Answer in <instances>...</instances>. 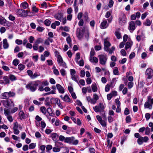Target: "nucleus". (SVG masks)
<instances>
[{
	"label": "nucleus",
	"mask_w": 153,
	"mask_h": 153,
	"mask_svg": "<svg viewBox=\"0 0 153 153\" xmlns=\"http://www.w3.org/2000/svg\"><path fill=\"white\" fill-rule=\"evenodd\" d=\"M4 114L5 116L7 117L9 115H10L11 112L9 109L6 108H5L4 109Z\"/></svg>",
	"instance_id": "nucleus-30"
},
{
	"label": "nucleus",
	"mask_w": 153,
	"mask_h": 153,
	"mask_svg": "<svg viewBox=\"0 0 153 153\" xmlns=\"http://www.w3.org/2000/svg\"><path fill=\"white\" fill-rule=\"evenodd\" d=\"M89 59L91 62L95 63H97L98 61V59L97 57L94 56H90Z\"/></svg>",
	"instance_id": "nucleus-19"
},
{
	"label": "nucleus",
	"mask_w": 153,
	"mask_h": 153,
	"mask_svg": "<svg viewBox=\"0 0 153 153\" xmlns=\"http://www.w3.org/2000/svg\"><path fill=\"white\" fill-rule=\"evenodd\" d=\"M92 91L94 92H96L97 90V87L95 83L91 85Z\"/></svg>",
	"instance_id": "nucleus-36"
},
{
	"label": "nucleus",
	"mask_w": 153,
	"mask_h": 153,
	"mask_svg": "<svg viewBox=\"0 0 153 153\" xmlns=\"http://www.w3.org/2000/svg\"><path fill=\"white\" fill-rule=\"evenodd\" d=\"M57 61L58 63L63 61L62 58L60 55H59L58 56Z\"/></svg>",
	"instance_id": "nucleus-49"
},
{
	"label": "nucleus",
	"mask_w": 153,
	"mask_h": 153,
	"mask_svg": "<svg viewBox=\"0 0 153 153\" xmlns=\"http://www.w3.org/2000/svg\"><path fill=\"white\" fill-rule=\"evenodd\" d=\"M3 82H1L2 83H3L4 84H7L10 83V81L9 77H8L7 76H4L3 77Z\"/></svg>",
	"instance_id": "nucleus-24"
},
{
	"label": "nucleus",
	"mask_w": 153,
	"mask_h": 153,
	"mask_svg": "<svg viewBox=\"0 0 153 153\" xmlns=\"http://www.w3.org/2000/svg\"><path fill=\"white\" fill-rule=\"evenodd\" d=\"M40 75L39 74L37 73V72H35L33 74L32 76H31V78L32 79H34L37 77L39 76Z\"/></svg>",
	"instance_id": "nucleus-43"
},
{
	"label": "nucleus",
	"mask_w": 153,
	"mask_h": 153,
	"mask_svg": "<svg viewBox=\"0 0 153 153\" xmlns=\"http://www.w3.org/2000/svg\"><path fill=\"white\" fill-rule=\"evenodd\" d=\"M63 14L61 13H58L55 16V18L57 20L61 21V20L63 18Z\"/></svg>",
	"instance_id": "nucleus-21"
},
{
	"label": "nucleus",
	"mask_w": 153,
	"mask_h": 153,
	"mask_svg": "<svg viewBox=\"0 0 153 153\" xmlns=\"http://www.w3.org/2000/svg\"><path fill=\"white\" fill-rule=\"evenodd\" d=\"M109 49V48L108 49ZM115 48L114 47H112L109 50L108 49V51H108L109 53L111 54L113 53V51L115 50Z\"/></svg>",
	"instance_id": "nucleus-56"
},
{
	"label": "nucleus",
	"mask_w": 153,
	"mask_h": 153,
	"mask_svg": "<svg viewBox=\"0 0 153 153\" xmlns=\"http://www.w3.org/2000/svg\"><path fill=\"white\" fill-rule=\"evenodd\" d=\"M100 62L102 65H105L107 59V55L105 54H101L98 56Z\"/></svg>",
	"instance_id": "nucleus-4"
},
{
	"label": "nucleus",
	"mask_w": 153,
	"mask_h": 153,
	"mask_svg": "<svg viewBox=\"0 0 153 153\" xmlns=\"http://www.w3.org/2000/svg\"><path fill=\"white\" fill-rule=\"evenodd\" d=\"M129 26L128 27L130 32H132L136 28L135 23L134 21H130L128 23Z\"/></svg>",
	"instance_id": "nucleus-10"
},
{
	"label": "nucleus",
	"mask_w": 153,
	"mask_h": 153,
	"mask_svg": "<svg viewBox=\"0 0 153 153\" xmlns=\"http://www.w3.org/2000/svg\"><path fill=\"white\" fill-rule=\"evenodd\" d=\"M112 82H111L110 84H107L105 86V91L106 92H108L109 90L111 87H113Z\"/></svg>",
	"instance_id": "nucleus-27"
},
{
	"label": "nucleus",
	"mask_w": 153,
	"mask_h": 153,
	"mask_svg": "<svg viewBox=\"0 0 153 153\" xmlns=\"http://www.w3.org/2000/svg\"><path fill=\"white\" fill-rule=\"evenodd\" d=\"M60 73L62 76H64L66 75L65 71L63 69H62L60 71Z\"/></svg>",
	"instance_id": "nucleus-62"
},
{
	"label": "nucleus",
	"mask_w": 153,
	"mask_h": 153,
	"mask_svg": "<svg viewBox=\"0 0 153 153\" xmlns=\"http://www.w3.org/2000/svg\"><path fill=\"white\" fill-rule=\"evenodd\" d=\"M105 107L103 104L102 103H100L98 105H96L94 107V111L96 112H100L103 110Z\"/></svg>",
	"instance_id": "nucleus-7"
},
{
	"label": "nucleus",
	"mask_w": 153,
	"mask_h": 153,
	"mask_svg": "<svg viewBox=\"0 0 153 153\" xmlns=\"http://www.w3.org/2000/svg\"><path fill=\"white\" fill-rule=\"evenodd\" d=\"M126 22V16L124 14H122L119 18V24L123 25H124Z\"/></svg>",
	"instance_id": "nucleus-11"
},
{
	"label": "nucleus",
	"mask_w": 153,
	"mask_h": 153,
	"mask_svg": "<svg viewBox=\"0 0 153 153\" xmlns=\"http://www.w3.org/2000/svg\"><path fill=\"white\" fill-rule=\"evenodd\" d=\"M7 21L3 17L0 15V24L3 26H5Z\"/></svg>",
	"instance_id": "nucleus-17"
},
{
	"label": "nucleus",
	"mask_w": 153,
	"mask_h": 153,
	"mask_svg": "<svg viewBox=\"0 0 153 153\" xmlns=\"http://www.w3.org/2000/svg\"><path fill=\"white\" fill-rule=\"evenodd\" d=\"M145 129V134L146 135H149L151 131V130L150 129V128L148 127H147Z\"/></svg>",
	"instance_id": "nucleus-45"
},
{
	"label": "nucleus",
	"mask_w": 153,
	"mask_h": 153,
	"mask_svg": "<svg viewBox=\"0 0 153 153\" xmlns=\"http://www.w3.org/2000/svg\"><path fill=\"white\" fill-rule=\"evenodd\" d=\"M132 43L133 42L132 41H128L126 44L125 49L127 50L129 48H131L132 45Z\"/></svg>",
	"instance_id": "nucleus-22"
},
{
	"label": "nucleus",
	"mask_w": 153,
	"mask_h": 153,
	"mask_svg": "<svg viewBox=\"0 0 153 153\" xmlns=\"http://www.w3.org/2000/svg\"><path fill=\"white\" fill-rule=\"evenodd\" d=\"M135 56V53L134 52H132L130 54L129 58L130 59H131L134 58Z\"/></svg>",
	"instance_id": "nucleus-61"
},
{
	"label": "nucleus",
	"mask_w": 153,
	"mask_h": 153,
	"mask_svg": "<svg viewBox=\"0 0 153 153\" xmlns=\"http://www.w3.org/2000/svg\"><path fill=\"white\" fill-rule=\"evenodd\" d=\"M16 13L17 15L23 17H26L27 14L30 12L29 10H25L22 9H19L16 10Z\"/></svg>",
	"instance_id": "nucleus-5"
},
{
	"label": "nucleus",
	"mask_w": 153,
	"mask_h": 153,
	"mask_svg": "<svg viewBox=\"0 0 153 153\" xmlns=\"http://www.w3.org/2000/svg\"><path fill=\"white\" fill-rule=\"evenodd\" d=\"M108 26L107 21L103 20L100 25V27L101 29H104L107 28Z\"/></svg>",
	"instance_id": "nucleus-13"
},
{
	"label": "nucleus",
	"mask_w": 153,
	"mask_h": 153,
	"mask_svg": "<svg viewBox=\"0 0 153 153\" xmlns=\"http://www.w3.org/2000/svg\"><path fill=\"white\" fill-rule=\"evenodd\" d=\"M6 29L4 27H2L0 28V32L1 33H4L6 31Z\"/></svg>",
	"instance_id": "nucleus-59"
},
{
	"label": "nucleus",
	"mask_w": 153,
	"mask_h": 153,
	"mask_svg": "<svg viewBox=\"0 0 153 153\" xmlns=\"http://www.w3.org/2000/svg\"><path fill=\"white\" fill-rule=\"evenodd\" d=\"M21 6H22V8L25 9L28 7V5L26 2L25 1L22 3L21 4Z\"/></svg>",
	"instance_id": "nucleus-32"
},
{
	"label": "nucleus",
	"mask_w": 153,
	"mask_h": 153,
	"mask_svg": "<svg viewBox=\"0 0 153 153\" xmlns=\"http://www.w3.org/2000/svg\"><path fill=\"white\" fill-rule=\"evenodd\" d=\"M152 96H149L147 98V100L144 104L145 108H149L151 109L152 108V105L153 104V98H152Z\"/></svg>",
	"instance_id": "nucleus-2"
},
{
	"label": "nucleus",
	"mask_w": 153,
	"mask_h": 153,
	"mask_svg": "<svg viewBox=\"0 0 153 153\" xmlns=\"http://www.w3.org/2000/svg\"><path fill=\"white\" fill-rule=\"evenodd\" d=\"M74 139L75 138L74 137H66L65 142L69 144H71L73 141L74 140Z\"/></svg>",
	"instance_id": "nucleus-15"
},
{
	"label": "nucleus",
	"mask_w": 153,
	"mask_h": 153,
	"mask_svg": "<svg viewBox=\"0 0 153 153\" xmlns=\"http://www.w3.org/2000/svg\"><path fill=\"white\" fill-rule=\"evenodd\" d=\"M39 80H36L33 81L28 83L26 86V88L31 92H34L37 88V87L39 85Z\"/></svg>",
	"instance_id": "nucleus-1"
},
{
	"label": "nucleus",
	"mask_w": 153,
	"mask_h": 153,
	"mask_svg": "<svg viewBox=\"0 0 153 153\" xmlns=\"http://www.w3.org/2000/svg\"><path fill=\"white\" fill-rule=\"evenodd\" d=\"M40 111L43 114H45L47 113V109L44 106L41 107L40 108Z\"/></svg>",
	"instance_id": "nucleus-34"
},
{
	"label": "nucleus",
	"mask_w": 153,
	"mask_h": 153,
	"mask_svg": "<svg viewBox=\"0 0 153 153\" xmlns=\"http://www.w3.org/2000/svg\"><path fill=\"white\" fill-rule=\"evenodd\" d=\"M51 22L48 19H46L45 20L44 22L45 24L47 26H49L50 25L51 23Z\"/></svg>",
	"instance_id": "nucleus-53"
},
{
	"label": "nucleus",
	"mask_w": 153,
	"mask_h": 153,
	"mask_svg": "<svg viewBox=\"0 0 153 153\" xmlns=\"http://www.w3.org/2000/svg\"><path fill=\"white\" fill-rule=\"evenodd\" d=\"M115 35L118 39H120L121 38L120 33L118 31L115 32Z\"/></svg>",
	"instance_id": "nucleus-48"
},
{
	"label": "nucleus",
	"mask_w": 153,
	"mask_h": 153,
	"mask_svg": "<svg viewBox=\"0 0 153 153\" xmlns=\"http://www.w3.org/2000/svg\"><path fill=\"white\" fill-rule=\"evenodd\" d=\"M56 87L59 93L61 94H64L65 93L64 89L60 84H57L56 85Z\"/></svg>",
	"instance_id": "nucleus-14"
},
{
	"label": "nucleus",
	"mask_w": 153,
	"mask_h": 153,
	"mask_svg": "<svg viewBox=\"0 0 153 153\" xmlns=\"http://www.w3.org/2000/svg\"><path fill=\"white\" fill-rule=\"evenodd\" d=\"M113 74L115 75H119L118 68L117 67H115L114 68V69L113 70Z\"/></svg>",
	"instance_id": "nucleus-39"
},
{
	"label": "nucleus",
	"mask_w": 153,
	"mask_h": 153,
	"mask_svg": "<svg viewBox=\"0 0 153 153\" xmlns=\"http://www.w3.org/2000/svg\"><path fill=\"white\" fill-rule=\"evenodd\" d=\"M9 79L12 81H15L16 80V77L12 74L10 75L9 76Z\"/></svg>",
	"instance_id": "nucleus-35"
},
{
	"label": "nucleus",
	"mask_w": 153,
	"mask_h": 153,
	"mask_svg": "<svg viewBox=\"0 0 153 153\" xmlns=\"http://www.w3.org/2000/svg\"><path fill=\"white\" fill-rule=\"evenodd\" d=\"M3 48L4 49H7L9 47V44L7 42V40L5 39L3 40Z\"/></svg>",
	"instance_id": "nucleus-18"
},
{
	"label": "nucleus",
	"mask_w": 153,
	"mask_h": 153,
	"mask_svg": "<svg viewBox=\"0 0 153 153\" xmlns=\"http://www.w3.org/2000/svg\"><path fill=\"white\" fill-rule=\"evenodd\" d=\"M7 99L2 100L1 101V102L3 104L4 106L6 108H7Z\"/></svg>",
	"instance_id": "nucleus-41"
},
{
	"label": "nucleus",
	"mask_w": 153,
	"mask_h": 153,
	"mask_svg": "<svg viewBox=\"0 0 153 153\" xmlns=\"http://www.w3.org/2000/svg\"><path fill=\"white\" fill-rule=\"evenodd\" d=\"M8 94V97L9 98L10 97H13L15 96L16 94L15 92L12 91H9L8 92H7Z\"/></svg>",
	"instance_id": "nucleus-33"
},
{
	"label": "nucleus",
	"mask_w": 153,
	"mask_h": 153,
	"mask_svg": "<svg viewBox=\"0 0 153 153\" xmlns=\"http://www.w3.org/2000/svg\"><path fill=\"white\" fill-rule=\"evenodd\" d=\"M71 78L73 80L78 83V80L77 79V77L75 75H71Z\"/></svg>",
	"instance_id": "nucleus-46"
},
{
	"label": "nucleus",
	"mask_w": 153,
	"mask_h": 153,
	"mask_svg": "<svg viewBox=\"0 0 153 153\" xmlns=\"http://www.w3.org/2000/svg\"><path fill=\"white\" fill-rule=\"evenodd\" d=\"M7 92L2 93L1 95V98L3 99H8L9 98Z\"/></svg>",
	"instance_id": "nucleus-20"
},
{
	"label": "nucleus",
	"mask_w": 153,
	"mask_h": 153,
	"mask_svg": "<svg viewBox=\"0 0 153 153\" xmlns=\"http://www.w3.org/2000/svg\"><path fill=\"white\" fill-rule=\"evenodd\" d=\"M51 137L53 140H56L57 137V134L56 133H52L51 134Z\"/></svg>",
	"instance_id": "nucleus-37"
},
{
	"label": "nucleus",
	"mask_w": 153,
	"mask_h": 153,
	"mask_svg": "<svg viewBox=\"0 0 153 153\" xmlns=\"http://www.w3.org/2000/svg\"><path fill=\"white\" fill-rule=\"evenodd\" d=\"M104 50L106 51H108L109 47L111 46V44L106 39H104Z\"/></svg>",
	"instance_id": "nucleus-12"
},
{
	"label": "nucleus",
	"mask_w": 153,
	"mask_h": 153,
	"mask_svg": "<svg viewBox=\"0 0 153 153\" xmlns=\"http://www.w3.org/2000/svg\"><path fill=\"white\" fill-rule=\"evenodd\" d=\"M66 41L69 44L71 47H72V44L71 43V40L69 36L68 37L66 38Z\"/></svg>",
	"instance_id": "nucleus-44"
},
{
	"label": "nucleus",
	"mask_w": 153,
	"mask_h": 153,
	"mask_svg": "<svg viewBox=\"0 0 153 153\" xmlns=\"http://www.w3.org/2000/svg\"><path fill=\"white\" fill-rule=\"evenodd\" d=\"M43 40L41 38H38L36 41L35 44V45H38L40 43H42L43 42Z\"/></svg>",
	"instance_id": "nucleus-31"
},
{
	"label": "nucleus",
	"mask_w": 153,
	"mask_h": 153,
	"mask_svg": "<svg viewBox=\"0 0 153 153\" xmlns=\"http://www.w3.org/2000/svg\"><path fill=\"white\" fill-rule=\"evenodd\" d=\"M131 72H129L128 73H127L126 75V76L128 78V80L131 82H132L134 80L133 77L131 76Z\"/></svg>",
	"instance_id": "nucleus-16"
},
{
	"label": "nucleus",
	"mask_w": 153,
	"mask_h": 153,
	"mask_svg": "<svg viewBox=\"0 0 153 153\" xmlns=\"http://www.w3.org/2000/svg\"><path fill=\"white\" fill-rule=\"evenodd\" d=\"M143 137H140V138H139L138 140H137V143L139 145H141L143 143Z\"/></svg>",
	"instance_id": "nucleus-42"
},
{
	"label": "nucleus",
	"mask_w": 153,
	"mask_h": 153,
	"mask_svg": "<svg viewBox=\"0 0 153 153\" xmlns=\"http://www.w3.org/2000/svg\"><path fill=\"white\" fill-rule=\"evenodd\" d=\"M59 97L64 102L68 103L72 102H73L72 100L70 99L69 96L67 94L65 95L64 97H63L62 95H60Z\"/></svg>",
	"instance_id": "nucleus-9"
},
{
	"label": "nucleus",
	"mask_w": 153,
	"mask_h": 153,
	"mask_svg": "<svg viewBox=\"0 0 153 153\" xmlns=\"http://www.w3.org/2000/svg\"><path fill=\"white\" fill-rule=\"evenodd\" d=\"M145 117L146 119V120H148L150 119L151 117V115L149 113H147L146 114Z\"/></svg>",
	"instance_id": "nucleus-63"
},
{
	"label": "nucleus",
	"mask_w": 153,
	"mask_h": 153,
	"mask_svg": "<svg viewBox=\"0 0 153 153\" xmlns=\"http://www.w3.org/2000/svg\"><path fill=\"white\" fill-rule=\"evenodd\" d=\"M11 106H14V104L13 102L11 100H8L7 102V108L9 107H10Z\"/></svg>",
	"instance_id": "nucleus-29"
},
{
	"label": "nucleus",
	"mask_w": 153,
	"mask_h": 153,
	"mask_svg": "<svg viewBox=\"0 0 153 153\" xmlns=\"http://www.w3.org/2000/svg\"><path fill=\"white\" fill-rule=\"evenodd\" d=\"M25 67V65L20 64L18 66V68L19 70L22 71L23 70Z\"/></svg>",
	"instance_id": "nucleus-38"
},
{
	"label": "nucleus",
	"mask_w": 153,
	"mask_h": 153,
	"mask_svg": "<svg viewBox=\"0 0 153 153\" xmlns=\"http://www.w3.org/2000/svg\"><path fill=\"white\" fill-rule=\"evenodd\" d=\"M39 82H40L39 83V84H41V85L43 87L48 86L49 84L48 82L46 80H44L42 82H41L39 80Z\"/></svg>",
	"instance_id": "nucleus-23"
},
{
	"label": "nucleus",
	"mask_w": 153,
	"mask_h": 153,
	"mask_svg": "<svg viewBox=\"0 0 153 153\" xmlns=\"http://www.w3.org/2000/svg\"><path fill=\"white\" fill-rule=\"evenodd\" d=\"M22 127L21 125L18 124V123L16 122L13 124V132L16 134H18L19 133V130L21 129Z\"/></svg>",
	"instance_id": "nucleus-3"
},
{
	"label": "nucleus",
	"mask_w": 153,
	"mask_h": 153,
	"mask_svg": "<svg viewBox=\"0 0 153 153\" xmlns=\"http://www.w3.org/2000/svg\"><path fill=\"white\" fill-rule=\"evenodd\" d=\"M146 74L148 79H151L153 76V70L151 68H148L146 71Z\"/></svg>",
	"instance_id": "nucleus-8"
},
{
	"label": "nucleus",
	"mask_w": 153,
	"mask_h": 153,
	"mask_svg": "<svg viewBox=\"0 0 153 153\" xmlns=\"http://www.w3.org/2000/svg\"><path fill=\"white\" fill-rule=\"evenodd\" d=\"M7 118L9 122H12L13 121V117L10 115L7 117Z\"/></svg>",
	"instance_id": "nucleus-54"
},
{
	"label": "nucleus",
	"mask_w": 153,
	"mask_h": 153,
	"mask_svg": "<svg viewBox=\"0 0 153 153\" xmlns=\"http://www.w3.org/2000/svg\"><path fill=\"white\" fill-rule=\"evenodd\" d=\"M85 32V28L81 27L78 28L76 30V34L77 37L79 39H81L83 36Z\"/></svg>",
	"instance_id": "nucleus-6"
},
{
	"label": "nucleus",
	"mask_w": 153,
	"mask_h": 153,
	"mask_svg": "<svg viewBox=\"0 0 153 153\" xmlns=\"http://www.w3.org/2000/svg\"><path fill=\"white\" fill-rule=\"evenodd\" d=\"M99 99V97L97 94H94L93 95L92 101V104H95L97 102V101Z\"/></svg>",
	"instance_id": "nucleus-25"
},
{
	"label": "nucleus",
	"mask_w": 153,
	"mask_h": 153,
	"mask_svg": "<svg viewBox=\"0 0 153 153\" xmlns=\"http://www.w3.org/2000/svg\"><path fill=\"white\" fill-rule=\"evenodd\" d=\"M36 146V144L34 143H31L29 145V149H34Z\"/></svg>",
	"instance_id": "nucleus-52"
},
{
	"label": "nucleus",
	"mask_w": 153,
	"mask_h": 153,
	"mask_svg": "<svg viewBox=\"0 0 153 153\" xmlns=\"http://www.w3.org/2000/svg\"><path fill=\"white\" fill-rule=\"evenodd\" d=\"M60 66H62L63 68H66V63L63 61L59 63Z\"/></svg>",
	"instance_id": "nucleus-51"
},
{
	"label": "nucleus",
	"mask_w": 153,
	"mask_h": 153,
	"mask_svg": "<svg viewBox=\"0 0 153 153\" xmlns=\"http://www.w3.org/2000/svg\"><path fill=\"white\" fill-rule=\"evenodd\" d=\"M99 123L103 126H105L106 125V122L103 120H101V121Z\"/></svg>",
	"instance_id": "nucleus-60"
},
{
	"label": "nucleus",
	"mask_w": 153,
	"mask_h": 153,
	"mask_svg": "<svg viewBox=\"0 0 153 153\" xmlns=\"http://www.w3.org/2000/svg\"><path fill=\"white\" fill-rule=\"evenodd\" d=\"M114 1L112 0H111L109 1L108 6L110 8H111L113 7L114 4Z\"/></svg>",
	"instance_id": "nucleus-57"
},
{
	"label": "nucleus",
	"mask_w": 153,
	"mask_h": 153,
	"mask_svg": "<svg viewBox=\"0 0 153 153\" xmlns=\"http://www.w3.org/2000/svg\"><path fill=\"white\" fill-rule=\"evenodd\" d=\"M149 126L151 127V131H153V123L150 122L149 123Z\"/></svg>",
	"instance_id": "nucleus-64"
},
{
	"label": "nucleus",
	"mask_w": 153,
	"mask_h": 153,
	"mask_svg": "<svg viewBox=\"0 0 153 153\" xmlns=\"http://www.w3.org/2000/svg\"><path fill=\"white\" fill-rule=\"evenodd\" d=\"M152 23V20H150L149 19H146L145 22L143 23V25L145 26H150Z\"/></svg>",
	"instance_id": "nucleus-26"
},
{
	"label": "nucleus",
	"mask_w": 153,
	"mask_h": 153,
	"mask_svg": "<svg viewBox=\"0 0 153 153\" xmlns=\"http://www.w3.org/2000/svg\"><path fill=\"white\" fill-rule=\"evenodd\" d=\"M52 146L50 145H48L46 147V152H49V151L52 149Z\"/></svg>",
	"instance_id": "nucleus-55"
},
{
	"label": "nucleus",
	"mask_w": 153,
	"mask_h": 153,
	"mask_svg": "<svg viewBox=\"0 0 153 153\" xmlns=\"http://www.w3.org/2000/svg\"><path fill=\"white\" fill-rule=\"evenodd\" d=\"M80 53H76V57L75 59V60L76 63H78V60L80 59Z\"/></svg>",
	"instance_id": "nucleus-40"
},
{
	"label": "nucleus",
	"mask_w": 153,
	"mask_h": 153,
	"mask_svg": "<svg viewBox=\"0 0 153 153\" xmlns=\"http://www.w3.org/2000/svg\"><path fill=\"white\" fill-rule=\"evenodd\" d=\"M134 83L132 82H128V88L131 89L133 86Z\"/></svg>",
	"instance_id": "nucleus-50"
},
{
	"label": "nucleus",
	"mask_w": 153,
	"mask_h": 153,
	"mask_svg": "<svg viewBox=\"0 0 153 153\" xmlns=\"http://www.w3.org/2000/svg\"><path fill=\"white\" fill-rule=\"evenodd\" d=\"M15 42L17 44L20 45L22 44V41L21 40L17 39L16 40Z\"/></svg>",
	"instance_id": "nucleus-58"
},
{
	"label": "nucleus",
	"mask_w": 153,
	"mask_h": 153,
	"mask_svg": "<svg viewBox=\"0 0 153 153\" xmlns=\"http://www.w3.org/2000/svg\"><path fill=\"white\" fill-rule=\"evenodd\" d=\"M19 116L21 119H24L25 117V115L24 112L22 111H20L19 113Z\"/></svg>",
	"instance_id": "nucleus-28"
},
{
	"label": "nucleus",
	"mask_w": 153,
	"mask_h": 153,
	"mask_svg": "<svg viewBox=\"0 0 153 153\" xmlns=\"http://www.w3.org/2000/svg\"><path fill=\"white\" fill-rule=\"evenodd\" d=\"M19 60L17 59H15L13 61V64L16 66L19 63Z\"/></svg>",
	"instance_id": "nucleus-47"
}]
</instances>
